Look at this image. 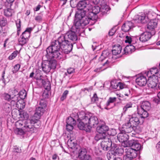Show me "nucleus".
Segmentation results:
<instances>
[{
    "instance_id": "obj_1",
    "label": "nucleus",
    "mask_w": 160,
    "mask_h": 160,
    "mask_svg": "<svg viewBox=\"0 0 160 160\" xmlns=\"http://www.w3.org/2000/svg\"><path fill=\"white\" fill-rule=\"evenodd\" d=\"M73 28L68 31L64 35L60 36L57 40L52 42L47 50L48 56L60 58L62 57L61 49L64 52L68 54L72 49L73 45L78 39L77 34H80L83 32V29L79 27Z\"/></svg>"
},
{
    "instance_id": "obj_2",
    "label": "nucleus",
    "mask_w": 160,
    "mask_h": 160,
    "mask_svg": "<svg viewBox=\"0 0 160 160\" xmlns=\"http://www.w3.org/2000/svg\"><path fill=\"white\" fill-rule=\"evenodd\" d=\"M78 117L81 121L78 125V128L86 132H90L92 127H96L99 122L97 117L92 115L91 113H86L83 111L79 112Z\"/></svg>"
},
{
    "instance_id": "obj_3",
    "label": "nucleus",
    "mask_w": 160,
    "mask_h": 160,
    "mask_svg": "<svg viewBox=\"0 0 160 160\" xmlns=\"http://www.w3.org/2000/svg\"><path fill=\"white\" fill-rule=\"evenodd\" d=\"M16 125L20 128H23L25 132L32 133L37 131V128L40 126V122L36 121L35 119L31 117L26 121H18L16 122Z\"/></svg>"
},
{
    "instance_id": "obj_4",
    "label": "nucleus",
    "mask_w": 160,
    "mask_h": 160,
    "mask_svg": "<svg viewBox=\"0 0 160 160\" xmlns=\"http://www.w3.org/2000/svg\"><path fill=\"white\" fill-rule=\"evenodd\" d=\"M86 11L84 10H78L75 15L73 28L79 27L84 29L91 20L89 14L86 15Z\"/></svg>"
},
{
    "instance_id": "obj_5",
    "label": "nucleus",
    "mask_w": 160,
    "mask_h": 160,
    "mask_svg": "<svg viewBox=\"0 0 160 160\" xmlns=\"http://www.w3.org/2000/svg\"><path fill=\"white\" fill-rule=\"evenodd\" d=\"M143 122V120L140 121V118L137 117L132 116L128 118V122L122 126V128L124 131L129 133L133 131L136 132L137 127L139 124H142Z\"/></svg>"
},
{
    "instance_id": "obj_6",
    "label": "nucleus",
    "mask_w": 160,
    "mask_h": 160,
    "mask_svg": "<svg viewBox=\"0 0 160 160\" xmlns=\"http://www.w3.org/2000/svg\"><path fill=\"white\" fill-rule=\"evenodd\" d=\"M48 48L46 49V54L45 55L44 57L47 59V60L43 62L42 64V71L45 72L47 73L49 72L51 69H55L56 67L57 61L55 59H60L62 57L60 58L55 57L54 56L53 57H50L48 56V54L47 50Z\"/></svg>"
},
{
    "instance_id": "obj_7",
    "label": "nucleus",
    "mask_w": 160,
    "mask_h": 160,
    "mask_svg": "<svg viewBox=\"0 0 160 160\" xmlns=\"http://www.w3.org/2000/svg\"><path fill=\"white\" fill-rule=\"evenodd\" d=\"M151 108V104L148 101H143L141 103L140 107H137L138 113L140 115L141 118H146L148 116V111L150 110Z\"/></svg>"
},
{
    "instance_id": "obj_8",
    "label": "nucleus",
    "mask_w": 160,
    "mask_h": 160,
    "mask_svg": "<svg viewBox=\"0 0 160 160\" xmlns=\"http://www.w3.org/2000/svg\"><path fill=\"white\" fill-rule=\"evenodd\" d=\"M103 1L104 0H103ZM101 7L102 9V10L98 6H96L92 7V11L88 13L91 20H94L97 19V15L100 12V10L101 12L103 13V14L105 13V2L104 1H103L102 3Z\"/></svg>"
},
{
    "instance_id": "obj_9",
    "label": "nucleus",
    "mask_w": 160,
    "mask_h": 160,
    "mask_svg": "<svg viewBox=\"0 0 160 160\" xmlns=\"http://www.w3.org/2000/svg\"><path fill=\"white\" fill-rule=\"evenodd\" d=\"M128 146L129 147L137 152L141 150L142 148V146L138 141L133 139L128 141V145L124 146V147H128Z\"/></svg>"
},
{
    "instance_id": "obj_10",
    "label": "nucleus",
    "mask_w": 160,
    "mask_h": 160,
    "mask_svg": "<svg viewBox=\"0 0 160 160\" xmlns=\"http://www.w3.org/2000/svg\"><path fill=\"white\" fill-rule=\"evenodd\" d=\"M158 22V19H152L150 20L147 26L148 31L151 33L152 35H154L156 33L155 28L157 27Z\"/></svg>"
},
{
    "instance_id": "obj_11",
    "label": "nucleus",
    "mask_w": 160,
    "mask_h": 160,
    "mask_svg": "<svg viewBox=\"0 0 160 160\" xmlns=\"http://www.w3.org/2000/svg\"><path fill=\"white\" fill-rule=\"evenodd\" d=\"M112 140L108 137L104 138L101 143V147L105 151L110 150Z\"/></svg>"
},
{
    "instance_id": "obj_12",
    "label": "nucleus",
    "mask_w": 160,
    "mask_h": 160,
    "mask_svg": "<svg viewBox=\"0 0 160 160\" xmlns=\"http://www.w3.org/2000/svg\"><path fill=\"white\" fill-rule=\"evenodd\" d=\"M122 129V131L118 134L117 139L120 142L125 143L129 139V136Z\"/></svg>"
},
{
    "instance_id": "obj_13",
    "label": "nucleus",
    "mask_w": 160,
    "mask_h": 160,
    "mask_svg": "<svg viewBox=\"0 0 160 160\" xmlns=\"http://www.w3.org/2000/svg\"><path fill=\"white\" fill-rule=\"evenodd\" d=\"M79 114V112L77 113L76 116H73L72 115V117H70L68 118L66 120V123L67 124H71L73 125H75L76 123V120L79 122H81L80 119L79 118V117H78V116Z\"/></svg>"
},
{
    "instance_id": "obj_14",
    "label": "nucleus",
    "mask_w": 160,
    "mask_h": 160,
    "mask_svg": "<svg viewBox=\"0 0 160 160\" xmlns=\"http://www.w3.org/2000/svg\"><path fill=\"white\" fill-rule=\"evenodd\" d=\"M45 110L43 108L38 107L36 108L34 114L31 117L35 119L36 121H40L39 119L44 113Z\"/></svg>"
},
{
    "instance_id": "obj_15",
    "label": "nucleus",
    "mask_w": 160,
    "mask_h": 160,
    "mask_svg": "<svg viewBox=\"0 0 160 160\" xmlns=\"http://www.w3.org/2000/svg\"><path fill=\"white\" fill-rule=\"evenodd\" d=\"M149 32H146L142 33L139 37V40L142 42H145L149 40L153 35Z\"/></svg>"
},
{
    "instance_id": "obj_16",
    "label": "nucleus",
    "mask_w": 160,
    "mask_h": 160,
    "mask_svg": "<svg viewBox=\"0 0 160 160\" xmlns=\"http://www.w3.org/2000/svg\"><path fill=\"white\" fill-rule=\"evenodd\" d=\"M117 101V98L115 97H110L106 103V107H105V109H108V108H113L116 105L114 103Z\"/></svg>"
},
{
    "instance_id": "obj_17",
    "label": "nucleus",
    "mask_w": 160,
    "mask_h": 160,
    "mask_svg": "<svg viewBox=\"0 0 160 160\" xmlns=\"http://www.w3.org/2000/svg\"><path fill=\"white\" fill-rule=\"evenodd\" d=\"M136 82L138 85L141 87H143L146 85L147 80L146 77L143 75H140L137 78Z\"/></svg>"
},
{
    "instance_id": "obj_18",
    "label": "nucleus",
    "mask_w": 160,
    "mask_h": 160,
    "mask_svg": "<svg viewBox=\"0 0 160 160\" xmlns=\"http://www.w3.org/2000/svg\"><path fill=\"white\" fill-rule=\"evenodd\" d=\"M133 27V23L131 21H127L123 24L122 30L124 32H128Z\"/></svg>"
},
{
    "instance_id": "obj_19",
    "label": "nucleus",
    "mask_w": 160,
    "mask_h": 160,
    "mask_svg": "<svg viewBox=\"0 0 160 160\" xmlns=\"http://www.w3.org/2000/svg\"><path fill=\"white\" fill-rule=\"evenodd\" d=\"M125 152L128 155L133 159L137 156L138 152L131 148L130 147L126 148L125 149Z\"/></svg>"
},
{
    "instance_id": "obj_20",
    "label": "nucleus",
    "mask_w": 160,
    "mask_h": 160,
    "mask_svg": "<svg viewBox=\"0 0 160 160\" xmlns=\"http://www.w3.org/2000/svg\"><path fill=\"white\" fill-rule=\"evenodd\" d=\"M158 81L156 79H150L148 83V86L149 89L152 91L156 88Z\"/></svg>"
},
{
    "instance_id": "obj_21",
    "label": "nucleus",
    "mask_w": 160,
    "mask_h": 160,
    "mask_svg": "<svg viewBox=\"0 0 160 160\" xmlns=\"http://www.w3.org/2000/svg\"><path fill=\"white\" fill-rule=\"evenodd\" d=\"M97 130L98 132L102 133L107 135V131L108 130V127L105 124H102L98 127Z\"/></svg>"
},
{
    "instance_id": "obj_22",
    "label": "nucleus",
    "mask_w": 160,
    "mask_h": 160,
    "mask_svg": "<svg viewBox=\"0 0 160 160\" xmlns=\"http://www.w3.org/2000/svg\"><path fill=\"white\" fill-rule=\"evenodd\" d=\"M102 101L101 98H99L96 93H94L93 96L91 98L92 103H95L98 107L101 108V103Z\"/></svg>"
},
{
    "instance_id": "obj_23",
    "label": "nucleus",
    "mask_w": 160,
    "mask_h": 160,
    "mask_svg": "<svg viewBox=\"0 0 160 160\" xmlns=\"http://www.w3.org/2000/svg\"><path fill=\"white\" fill-rule=\"evenodd\" d=\"M111 55V53L108 50H104L102 52L101 56L99 58V61H102L106 58H110Z\"/></svg>"
},
{
    "instance_id": "obj_24",
    "label": "nucleus",
    "mask_w": 160,
    "mask_h": 160,
    "mask_svg": "<svg viewBox=\"0 0 160 160\" xmlns=\"http://www.w3.org/2000/svg\"><path fill=\"white\" fill-rule=\"evenodd\" d=\"M135 46L132 45L127 46L124 49V53L125 54H130L135 51Z\"/></svg>"
},
{
    "instance_id": "obj_25",
    "label": "nucleus",
    "mask_w": 160,
    "mask_h": 160,
    "mask_svg": "<svg viewBox=\"0 0 160 160\" xmlns=\"http://www.w3.org/2000/svg\"><path fill=\"white\" fill-rule=\"evenodd\" d=\"M88 5V4L86 2V0H82L78 2L77 7L78 10H84Z\"/></svg>"
},
{
    "instance_id": "obj_26",
    "label": "nucleus",
    "mask_w": 160,
    "mask_h": 160,
    "mask_svg": "<svg viewBox=\"0 0 160 160\" xmlns=\"http://www.w3.org/2000/svg\"><path fill=\"white\" fill-rule=\"evenodd\" d=\"M136 18V20L138 21V23H145L147 22V17H146L145 14H142L141 16L137 15Z\"/></svg>"
},
{
    "instance_id": "obj_27",
    "label": "nucleus",
    "mask_w": 160,
    "mask_h": 160,
    "mask_svg": "<svg viewBox=\"0 0 160 160\" xmlns=\"http://www.w3.org/2000/svg\"><path fill=\"white\" fill-rule=\"evenodd\" d=\"M122 50V47L120 45L115 46V49L112 50V54L114 55H117L119 54Z\"/></svg>"
},
{
    "instance_id": "obj_28",
    "label": "nucleus",
    "mask_w": 160,
    "mask_h": 160,
    "mask_svg": "<svg viewBox=\"0 0 160 160\" xmlns=\"http://www.w3.org/2000/svg\"><path fill=\"white\" fill-rule=\"evenodd\" d=\"M108 137L107 136V135L105 134H102V133H100L98 132V133L96 134L94 137L95 140L96 141H98V140L102 139V140L104 139L105 138H108Z\"/></svg>"
},
{
    "instance_id": "obj_29",
    "label": "nucleus",
    "mask_w": 160,
    "mask_h": 160,
    "mask_svg": "<svg viewBox=\"0 0 160 160\" xmlns=\"http://www.w3.org/2000/svg\"><path fill=\"white\" fill-rule=\"evenodd\" d=\"M150 72L152 76L156 75L160 78V69L156 68H153L150 70Z\"/></svg>"
},
{
    "instance_id": "obj_30",
    "label": "nucleus",
    "mask_w": 160,
    "mask_h": 160,
    "mask_svg": "<svg viewBox=\"0 0 160 160\" xmlns=\"http://www.w3.org/2000/svg\"><path fill=\"white\" fill-rule=\"evenodd\" d=\"M87 154L86 149L84 148H82L79 150L78 157L80 159Z\"/></svg>"
},
{
    "instance_id": "obj_31",
    "label": "nucleus",
    "mask_w": 160,
    "mask_h": 160,
    "mask_svg": "<svg viewBox=\"0 0 160 160\" xmlns=\"http://www.w3.org/2000/svg\"><path fill=\"white\" fill-rule=\"evenodd\" d=\"M67 144L68 148L72 149L75 148L77 145V143L75 142V141L71 139H69L68 140Z\"/></svg>"
},
{
    "instance_id": "obj_32",
    "label": "nucleus",
    "mask_w": 160,
    "mask_h": 160,
    "mask_svg": "<svg viewBox=\"0 0 160 160\" xmlns=\"http://www.w3.org/2000/svg\"><path fill=\"white\" fill-rule=\"evenodd\" d=\"M132 107V103L131 102H128L127 103L123 108V111L122 113V115L125 113L127 111L129 108H131Z\"/></svg>"
},
{
    "instance_id": "obj_33",
    "label": "nucleus",
    "mask_w": 160,
    "mask_h": 160,
    "mask_svg": "<svg viewBox=\"0 0 160 160\" xmlns=\"http://www.w3.org/2000/svg\"><path fill=\"white\" fill-rule=\"evenodd\" d=\"M13 12V10L10 8L5 9L4 11V15L8 17L11 16Z\"/></svg>"
},
{
    "instance_id": "obj_34",
    "label": "nucleus",
    "mask_w": 160,
    "mask_h": 160,
    "mask_svg": "<svg viewBox=\"0 0 160 160\" xmlns=\"http://www.w3.org/2000/svg\"><path fill=\"white\" fill-rule=\"evenodd\" d=\"M111 87L114 89H118V82H117L116 80H113L110 82Z\"/></svg>"
},
{
    "instance_id": "obj_35",
    "label": "nucleus",
    "mask_w": 160,
    "mask_h": 160,
    "mask_svg": "<svg viewBox=\"0 0 160 160\" xmlns=\"http://www.w3.org/2000/svg\"><path fill=\"white\" fill-rule=\"evenodd\" d=\"M124 152L123 148L121 147H118L116 148L114 151V152L119 156H121L122 155Z\"/></svg>"
},
{
    "instance_id": "obj_36",
    "label": "nucleus",
    "mask_w": 160,
    "mask_h": 160,
    "mask_svg": "<svg viewBox=\"0 0 160 160\" xmlns=\"http://www.w3.org/2000/svg\"><path fill=\"white\" fill-rule=\"evenodd\" d=\"M3 108L7 112H9L11 110V105L8 103H5L3 106Z\"/></svg>"
},
{
    "instance_id": "obj_37",
    "label": "nucleus",
    "mask_w": 160,
    "mask_h": 160,
    "mask_svg": "<svg viewBox=\"0 0 160 160\" xmlns=\"http://www.w3.org/2000/svg\"><path fill=\"white\" fill-rule=\"evenodd\" d=\"M42 81V84L44 86V87H45V89L47 90L48 91H49L51 89V85L50 83L48 82L47 83L43 79H41Z\"/></svg>"
},
{
    "instance_id": "obj_38",
    "label": "nucleus",
    "mask_w": 160,
    "mask_h": 160,
    "mask_svg": "<svg viewBox=\"0 0 160 160\" xmlns=\"http://www.w3.org/2000/svg\"><path fill=\"white\" fill-rule=\"evenodd\" d=\"M20 100V99L19 98V95H15V96L11 97V101H10L11 103L13 102L14 104L19 102Z\"/></svg>"
},
{
    "instance_id": "obj_39",
    "label": "nucleus",
    "mask_w": 160,
    "mask_h": 160,
    "mask_svg": "<svg viewBox=\"0 0 160 160\" xmlns=\"http://www.w3.org/2000/svg\"><path fill=\"white\" fill-rule=\"evenodd\" d=\"M2 98L7 101L10 102L11 101V96L8 93H4L2 95Z\"/></svg>"
},
{
    "instance_id": "obj_40",
    "label": "nucleus",
    "mask_w": 160,
    "mask_h": 160,
    "mask_svg": "<svg viewBox=\"0 0 160 160\" xmlns=\"http://www.w3.org/2000/svg\"><path fill=\"white\" fill-rule=\"evenodd\" d=\"M156 16V14L152 12H149L147 15V19L150 20L152 19H157V18H154Z\"/></svg>"
},
{
    "instance_id": "obj_41",
    "label": "nucleus",
    "mask_w": 160,
    "mask_h": 160,
    "mask_svg": "<svg viewBox=\"0 0 160 160\" xmlns=\"http://www.w3.org/2000/svg\"><path fill=\"white\" fill-rule=\"evenodd\" d=\"M19 95L20 100L24 99L27 96L26 91L24 90L21 91L19 92Z\"/></svg>"
},
{
    "instance_id": "obj_42",
    "label": "nucleus",
    "mask_w": 160,
    "mask_h": 160,
    "mask_svg": "<svg viewBox=\"0 0 160 160\" xmlns=\"http://www.w3.org/2000/svg\"><path fill=\"white\" fill-rule=\"evenodd\" d=\"M28 41V39H27L26 38H23L21 36H20V38L18 39V41L19 42L20 44L22 46L25 44Z\"/></svg>"
},
{
    "instance_id": "obj_43",
    "label": "nucleus",
    "mask_w": 160,
    "mask_h": 160,
    "mask_svg": "<svg viewBox=\"0 0 160 160\" xmlns=\"http://www.w3.org/2000/svg\"><path fill=\"white\" fill-rule=\"evenodd\" d=\"M39 106H38V107H40L41 108H43L45 110L47 106L46 101L44 99L41 100L39 102Z\"/></svg>"
},
{
    "instance_id": "obj_44",
    "label": "nucleus",
    "mask_w": 160,
    "mask_h": 160,
    "mask_svg": "<svg viewBox=\"0 0 160 160\" xmlns=\"http://www.w3.org/2000/svg\"><path fill=\"white\" fill-rule=\"evenodd\" d=\"M9 93L11 97L19 95L18 91L14 89H11L9 90Z\"/></svg>"
},
{
    "instance_id": "obj_45",
    "label": "nucleus",
    "mask_w": 160,
    "mask_h": 160,
    "mask_svg": "<svg viewBox=\"0 0 160 160\" xmlns=\"http://www.w3.org/2000/svg\"><path fill=\"white\" fill-rule=\"evenodd\" d=\"M107 133L109 135L113 136L116 135L117 132L115 129L113 128L109 129L108 128Z\"/></svg>"
},
{
    "instance_id": "obj_46",
    "label": "nucleus",
    "mask_w": 160,
    "mask_h": 160,
    "mask_svg": "<svg viewBox=\"0 0 160 160\" xmlns=\"http://www.w3.org/2000/svg\"><path fill=\"white\" fill-rule=\"evenodd\" d=\"M7 23L6 19L5 18L2 17L0 19V25L1 26L4 27L5 26Z\"/></svg>"
},
{
    "instance_id": "obj_47",
    "label": "nucleus",
    "mask_w": 160,
    "mask_h": 160,
    "mask_svg": "<svg viewBox=\"0 0 160 160\" xmlns=\"http://www.w3.org/2000/svg\"><path fill=\"white\" fill-rule=\"evenodd\" d=\"M123 93L125 96L129 97H131L132 94L131 91L128 88L125 89L123 91Z\"/></svg>"
},
{
    "instance_id": "obj_48",
    "label": "nucleus",
    "mask_w": 160,
    "mask_h": 160,
    "mask_svg": "<svg viewBox=\"0 0 160 160\" xmlns=\"http://www.w3.org/2000/svg\"><path fill=\"white\" fill-rule=\"evenodd\" d=\"M78 2L77 0H71L70 1V5L72 8H75L77 7Z\"/></svg>"
},
{
    "instance_id": "obj_49",
    "label": "nucleus",
    "mask_w": 160,
    "mask_h": 160,
    "mask_svg": "<svg viewBox=\"0 0 160 160\" xmlns=\"http://www.w3.org/2000/svg\"><path fill=\"white\" fill-rule=\"evenodd\" d=\"M19 53V52L16 50L14 51L12 54L8 58L9 60H12L15 58Z\"/></svg>"
},
{
    "instance_id": "obj_50",
    "label": "nucleus",
    "mask_w": 160,
    "mask_h": 160,
    "mask_svg": "<svg viewBox=\"0 0 160 160\" xmlns=\"http://www.w3.org/2000/svg\"><path fill=\"white\" fill-rule=\"evenodd\" d=\"M21 66L19 64H17L13 68L12 70V72L13 73H16L19 69Z\"/></svg>"
},
{
    "instance_id": "obj_51",
    "label": "nucleus",
    "mask_w": 160,
    "mask_h": 160,
    "mask_svg": "<svg viewBox=\"0 0 160 160\" xmlns=\"http://www.w3.org/2000/svg\"><path fill=\"white\" fill-rule=\"evenodd\" d=\"M68 93V91L67 90H65L62 94V95L60 99L61 101H63L66 98L67 95Z\"/></svg>"
},
{
    "instance_id": "obj_52",
    "label": "nucleus",
    "mask_w": 160,
    "mask_h": 160,
    "mask_svg": "<svg viewBox=\"0 0 160 160\" xmlns=\"http://www.w3.org/2000/svg\"><path fill=\"white\" fill-rule=\"evenodd\" d=\"M125 42L126 43H128L129 44L131 43L132 42V44H134V42H133V40H132L131 38L130 37L128 36H127L126 37Z\"/></svg>"
},
{
    "instance_id": "obj_53",
    "label": "nucleus",
    "mask_w": 160,
    "mask_h": 160,
    "mask_svg": "<svg viewBox=\"0 0 160 160\" xmlns=\"http://www.w3.org/2000/svg\"><path fill=\"white\" fill-rule=\"evenodd\" d=\"M107 156L108 160H114L116 157L112 153H108Z\"/></svg>"
},
{
    "instance_id": "obj_54",
    "label": "nucleus",
    "mask_w": 160,
    "mask_h": 160,
    "mask_svg": "<svg viewBox=\"0 0 160 160\" xmlns=\"http://www.w3.org/2000/svg\"><path fill=\"white\" fill-rule=\"evenodd\" d=\"M30 35L29 32H24L20 36L23 38H26L27 39H28V38L30 37Z\"/></svg>"
},
{
    "instance_id": "obj_55",
    "label": "nucleus",
    "mask_w": 160,
    "mask_h": 160,
    "mask_svg": "<svg viewBox=\"0 0 160 160\" xmlns=\"http://www.w3.org/2000/svg\"><path fill=\"white\" fill-rule=\"evenodd\" d=\"M13 152L16 153H21L22 152V150L20 148L16 146L14 147Z\"/></svg>"
},
{
    "instance_id": "obj_56",
    "label": "nucleus",
    "mask_w": 160,
    "mask_h": 160,
    "mask_svg": "<svg viewBox=\"0 0 160 160\" xmlns=\"http://www.w3.org/2000/svg\"><path fill=\"white\" fill-rule=\"evenodd\" d=\"M15 23L16 25L17 29L21 28V21L20 19H18L15 21Z\"/></svg>"
},
{
    "instance_id": "obj_57",
    "label": "nucleus",
    "mask_w": 160,
    "mask_h": 160,
    "mask_svg": "<svg viewBox=\"0 0 160 160\" xmlns=\"http://www.w3.org/2000/svg\"><path fill=\"white\" fill-rule=\"evenodd\" d=\"M80 160H92V158L91 156L88 154L85 155L82 158L80 159Z\"/></svg>"
},
{
    "instance_id": "obj_58",
    "label": "nucleus",
    "mask_w": 160,
    "mask_h": 160,
    "mask_svg": "<svg viewBox=\"0 0 160 160\" xmlns=\"http://www.w3.org/2000/svg\"><path fill=\"white\" fill-rule=\"evenodd\" d=\"M74 126L72 125L67 124L66 125V129L68 132L71 131L73 130Z\"/></svg>"
},
{
    "instance_id": "obj_59",
    "label": "nucleus",
    "mask_w": 160,
    "mask_h": 160,
    "mask_svg": "<svg viewBox=\"0 0 160 160\" xmlns=\"http://www.w3.org/2000/svg\"><path fill=\"white\" fill-rule=\"evenodd\" d=\"M118 145L117 144L114 142V141H112V145L110 147V150H113L114 151L117 148Z\"/></svg>"
},
{
    "instance_id": "obj_60",
    "label": "nucleus",
    "mask_w": 160,
    "mask_h": 160,
    "mask_svg": "<svg viewBox=\"0 0 160 160\" xmlns=\"http://www.w3.org/2000/svg\"><path fill=\"white\" fill-rule=\"evenodd\" d=\"M67 72L68 74H71L75 72V69L73 68H70L67 69Z\"/></svg>"
},
{
    "instance_id": "obj_61",
    "label": "nucleus",
    "mask_w": 160,
    "mask_h": 160,
    "mask_svg": "<svg viewBox=\"0 0 160 160\" xmlns=\"http://www.w3.org/2000/svg\"><path fill=\"white\" fill-rule=\"evenodd\" d=\"M118 89H117V90H119L120 89H122L124 88L125 87V85L122 82H118Z\"/></svg>"
},
{
    "instance_id": "obj_62",
    "label": "nucleus",
    "mask_w": 160,
    "mask_h": 160,
    "mask_svg": "<svg viewBox=\"0 0 160 160\" xmlns=\"http://www.w3.org/2000/svg\"><path fill=\"white\" fill-rule=\"evenodd\" d=\"M123 160H134L133 158H132V157L128 155L127 154L126 155L123 156Z\"/></svg>"
},
{
    "instance_id": "obj_63",
    "label": "nucleus",
    "mask_w": 160,
    "mask_h": 160,
    "mask_svg": "<svg viewBox=\"0 0 160 160\" xmlns=\"http://www.w3.org/2000/svg\"><path fill=\"white\" fill-rule=\"evenodd\" d=\"M157 96L159 99H158L156 98H155L153 99V101H154L156 103H160V91L158 94Z\"/></svg>"
},
{
    "instance_id": "obj_64",
    "label": "nucleus",
    "mask_w": 160,
    "mask_h": 160,
    "mask_svg": "<svg viewBox=\"0 0 160 160\" xmlns=\"http://www.w3.org/2000/svg\"><path fill=\"white\" fill-rule=\"evenodd\" d=\"M21 129H18L17 130V134L20 135L24 134V130L23 128H21Z\"/></svg>"
}]
</instances>
